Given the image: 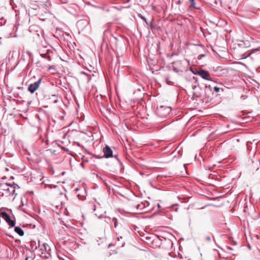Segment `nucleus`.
<instances>
[{
	"label": "nucleus",
	"mask_w": 260,
	"mask_h": 260,
	"mask_svg": "<svg viewBox=\"0 0 260 260\" xmlns=\"http://www.w3.org/2000/svg\"><path fill=\"white\" fill-rule=\"evenodd\" d=\"M194 74L200 76L202 78L205 80L213 81L209 73L203 69H200L198 70H197Z\"/></svg>",
	"instance_id": "nucleus-1"
},
{
	"label": "nucleus",
	"mask_w": 260,
	"mask_h": 260,
	"mask_svg": "<svg viewBox=\"0 0 260 260\" xmlns=\"http://www.w3.org/2000/svg\"><path fill=\"white\" fill-rule=\"evenodd\" d=\"M171 111L170 107L161 106L157 108V113L160 116L165 117L169 114Z\"/></svg>",
	"instance_id": "nucleus-2"
},
{
	"label": "nucleus",
	"mask_w": 260,
	"mask_h": 260,
	"mask_svg": "<svg viewBox=\"0 0 260 260\" xmlns=\"http://www.w3.org/2000/svg\"><path fill=\"white\" fill-rule=\"evenodd\" d=\"M1 217L7 222L10 226H14L15 224V221L11 219L10 215H8L6 212L1 211Z\"/></svg>",
	"instance_id": "nucleus-3"
},
{
	"label": "nucleus",
	"mask_w": 260,
	"mask_h": 260,
	"mask_svg": "<svg viewBox=\"0 0 260 260\" xmlns=\"http://www.w3.org/2000/svg\"><path fill=\"white\" fill-rule=\"evenodd\" d=\"M130 206L133 210L136 209L139 211H142L145 208V205L142 203L133 202L131 204Z\"/></svg>",
	"instance_id": "nucleus-4"
},
{
	"label": "nucleus",
	"mask_w": 260,
	"mask_h": 260,
	"mask_svg": "<svg viewBox=\"0 0 260 260\" xmlns=\"http://www.w3.org/2000/svg\"><path fill=\"white\" fill-rule=\"evenodd\" d=\"M41 80V79H40L38 81L29 85L28 88V91L30 92L31 93H34L39 88Z\"/></svg>",
	"instance_id": "nucleus-5"
},
{
	"label": "nucleus",
	"mask_w": 260,
	"mask_h": 260,
	"mask_svg": "<svg viewBox=\"0 0 260 260\" xmlns=\"http://www.w3.org/2000/svg\"><path fill=\"white\" fill-rule=\"evenodd\" d=\"M104 153V157L109 158L112 156L113 151L109 146L106 145L103 150Z\"/></svg>",
	"instance_id": "nucleus-6"
},
{
	"label": "nucleus",
	"mask_w": 260,
	"mask_h": 260,
	"mask_svg": "<svg viewBox=\"0 0 260 260\" xmlns=\"http://www.w3.org/2000/svg\"><path fill=\"white\" fill-rule=\"evenodd\" d=\"M52 206H54L56 210H60L64 206L62 203H59L58 202H54Z\"/></svg>",
	"instance_id": "nucleus-7"
},
{
	"label": "nucleus",
	"mask_w": 260,
	"mask_h": 260,
	"mask_svg": "<svg viewBox=\"0 0 260 260\" xmlns=\"http://www.w3.org/2000/svg\"><path fill=\"white\" fill-rule=\"evenodd\" d=\"M14 231L20 236H22L24 235L23 231L19 226L15 227Z\"/></svg>",
	"instance_id": "nucleus-8"
},
{
	"label": "nucleus",
	"mask_w": 260,
	"mask_h": 260,
	"mask_svg": "<svg viewBox=\"0 0 260 260\" xmlns=\"http://www.w3.org/2000/svg\"><path fill=\"white\" fill-rule=\"evenodd\" d=\"M189 3L190 4L191 7H192L193 8H197L194 0H189Z\"/></svg>",
	"instance_id": "nucleus-9"
},
{
	"label": "nucleus",
	"mask_w": 260,
	"mask_h": 260,
	"mask_svg": "<svg viewBox=\"0 0 260 260\" xmlns=\"http://www.w3.org/2000/svg\"><path fill=\"white\" fill-rule=\"evenodd\" d=\"M8 186V184L7 183H1V189H3V190H9V188H6V187Z\"/></svg>",
	"instance_id": "nucleus-10"
},
{
	"label": "nucleus",
	"mask_w": 260,
	"mask_h": 260,
	"mask_svg": "<svg viewBox=\"0 0 260 260\" xmlns=\"http://www.w3.org/2000/svg\"><path fill=\"white\" fill-rule=\"evenodd\" d=\"M112 221L114 222L115 228H117L118 226V224H117V220L116 218H113L112 219Z\"/></svg>",
	"instance_id": "nucleus-11"
},
{
	"label": "nucleus",
	"mask_w": 260,
	"mask_h": 260,
	"mask_svg": "<svg viewBox=\"0 0 260 260\" xmlns=\"http://www.w3.org/2000/svg\"><path fill=\"white\" fill-rule=\"evenodd\" d=\"M151 255H152V254L149 252H145V255H147L148 256V258H152V257L150 256Z\"/></svg>",
	"instance_id": "nucleus-12"
},
{
	"label": "nucleus",
	"mask_w": 260,
	"mask_h": 260,
	"mask_svg": "<svg viewBox=\"0 0 260 260\" xmlns=\"http://www.w3.org/2000/svg\"><path fill=\"white\" fill-rule=\"evenodd\" d=\"M220 89V88H219V87H216V86H215V87H214V91H215L216 92H219Z\"/></svg>",
	"instance_id": "nucleus-13"
},
{
	"label": "nucleus",
	"mask_w": 260,
	"mask_h": 260,
	"mask_svg": "<svg viewBox=\"0 0 260 260\" xmlns=\"http://www.w3.org/2000/svg\"><path fill=\"white\" fill-rule=\"evenodd\" d=\"M52 96H53V98H54V99H55L54 100V102H55V103H56V102H57V100L56 99V96H55V95H53Z\"/></svg>",
	"instance_id": "nucleus-14"
},
{
	"label": "nucleus",
	"mask_w": 260,
	"mask_h": 260,
	"mask_svg": "<svg viewBox=\"0 0 260 260\" xmlns=\"http://www.w3.org/2000/svg\"><path fill=\"white\" fill-rule=\"evenodd\" d=\"M121 239H122V237L121 236H120V237H117V240H118V241L121 240Z\"/></svg>",
	"instance_id": "nucleus-15"
},
{
	"label": "nucleus",
	"mask_w": 260,
	"mask_h": 260,
	"mask_svg": "<svg viewBox=\"0 0 260 260\" xmlns=\"http://www.w3.org/2000/svg\"><path fill=\"white\" fill-rule=\"evenodd\" d=\"M121 239H122V237L121 236H120V237H117V240H118V241L121 240Z\"/></svg>",
	"instance_id": "nucleus-16"
},
{
	"label": "nucleus",
	"mask_w": 260,
	"mask_h": 260,
	"mask_svg": "<svg viewBox=\"0 0 260 260\" xmlns=\"http://www.w3.org/2000/svg\"><path fill=\"white\" fill-rule=\"evenodd\" d=\"M196 87H196V85L192 86V89H193V90H194V89H196Z\"/></svg>",
	"instance_id": "nucleus-17"
},
{
	"label": "nucleus",
	"mask_w": 260,
	"mask_h": 260,
	"mask_svg": "<svg viewBox=\"0 0 260 260\" xmlns=\"http://www.w3.org/2000/svg\"><path fill=\"white\" fill-rule=\"evenodd\" d=\"M54 69V68H53L52 67H50L48 68L49 70H51V69Z\"/></svg>",
	"instance_id": "nucleus-18"
},
{
	"label": "nucleus",
	"mask_w": 260,
	"mask_h": 260,
	"mask_svg": "<svg viewBox=\"0 0 260 260\" xmlns=\"http://www.w3.org/2000/svg\"><path fill=\"white\" fill-rule=\"evenodd\" d=\"M167 255H168V256H171V253L170 252H168V253H167Z\"/></svg>",
	"instance_id": "nucleus-19"
},
{
	"label": "nucleus",
	"mask_w": 260,
	"mask_h": 260,
	"mask_svg": "<svg viewBox=\"0 0 260 260\" xmlns=\"http://www.w3.org/2000/svg\"><path fill=\"white\" fill-rule=\"evenodd\" d=\"M5 170H6V171H9V169H8V168H5Z\"/></svg>",
	"instance_id": "nucleus-20"
},
{
	"label": "nucleus",
	"mask_w": 260,
	"mask_h": 260,
	"mask_svg": "<svg viewBox=\"0 0 260 260\" xmlns=\"http://www.w3.org/2000/svg\"><path fill=\"white\" fill-rule=\"evenodd\" d=\"M48 60H51V58H50V56H48Z\"/></svg>",
	"instance_id": "nucleus-21"
},
{
	"label": "nucleus",
	"mask_w": 260,
	"mask_h": 260,
	"mask_svg": "<svg viewBox=\"0 0 260 260\" xmlns=\"http://www.w3.org/2000/svg\"><path fill=\"white\" fill-rule=\"evenodd\" d=\"M155 258H156L157 257H155ZM158 258H159V257H157ZM160 258H164V257H160Z\"/></svg>",
	"instance_id": "nucleus-22"
},
{
	"label": "nucleus",
	"mask_w": 260,
	"mask_h": 260,
	"mask_svg": "<svg viewBox=\"0 0 260 260\" xmlns=\"http://www.w3.org/2000/svg\"><path fill=\"white\" fill-rule=\"evenodd\" d=\"M230 0H228V1H227V2L229 3V4H230Z\"/></svg>",
	"instance_id": "nucleus-23"
},
{
	"label": "nucleus",
	"mask_w": 260,
	"mask_h": 260,
	"mask_svg": "<svg viewBox=\"0 0 260 260\" xmlns=\"http://www.w3.org/2000/svg\"><path fill=\"white\" fill-rule=\"evenodd\" d=\"M206 88H207V87H208V86H206ZM208 87H209V88H210V85H209V86H208Z\"/></svg>",
	"instance_id": "nucleus-24"
},
{
	"label": "nucleus",
	"mask_w": 260,
	"mask_h": 260,
	"mask_svg": "<svg viewBox=\"0 0 260 260\" xmlns=\"http://www.w3.org/2000/svg\"><path fill=\"white\" fill-rule=\"evenodd\" d=\"M229 8L230 9H231V6H230Z\"/></svg>",
	"instance_id": "nucleus-25"
},
{
	"label": "nucleus",
	"mask_w": 260,
	"mask_h": 260,
	"mask_svg": "<svg viewBox=\"0 0 260 260\" xmlns=\"http://www.w3.org/2000/svg\"><path fill=\"white\" fill-rule=\"evenodd\" d=\"M142 18H143V19H144V20H145V21H146V19H145V18H144V17H142Z\"/></svg>",
	"instance_id": "nucleus-26"
},
{
	"label": "nucleus",
	"mask_w": 260,
	"mask_h": 260,
	"mask_svg": "<svg viewBox=\"0 0 260 260\" xmlns=\"http://www.w3.org/2000/svg\"><path fill=\"white\" fill-rule=\"evenodd\" d=\"M25 260H28V257H26Z\"/></svg>",
	"instance_id": "nucleus-27"
},
{
	"label": "nucleus",
	"mask_w": 260,
	"mask_h": 260,
	"mask_svg": "<svg viewBox=\"0 0 260 260\" xmlns=\"http://www.w3.org/2000/svg\"><path fill=\"white\" fill-rule=\"evenodd\" d=\"M123 245H124V243H122V246H123Z\"/></svg>",
	"instance_id": "nucleus-28"
}]
</instances>
